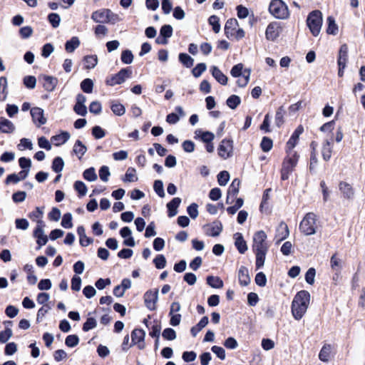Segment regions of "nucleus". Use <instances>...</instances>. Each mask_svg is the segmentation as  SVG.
I'll use <instances>...</instances> for the list:
<instances>
[{
  "label": "nucleus",
  "mask_w": 365,
  "mask_h": 365,
  "mask_svg": "<svg viewBox=\"0 0 365 365\" xmlns=\"http://www.w3.org/2000/svg\"><path fill=\"white\" fill-rule=\"evenodd\" d=\"M310 302V294L302 290L294 296L292 303V313L296 320H300L305 314Z\"/></svg>",
  "instance_id": "nucleus-1"
},
{
  "label": "nucleus",
  "mask_w": 365,
  "mask_h": 365,
  "mask_svg": "<svg viewBox=\"0 0 365 365\" xmlns=\"http://www.w3.org/2000/svg\"><path fill=\"white\" fill-rule=\"evenodd\" d=\"M319 226L317 216L314 212H308L303 217L299 224V230L304 235H314Z\"/></svg>",
  "instance_id": "nucleus-2"
},
{
  "label": "nucleus",
  "mask_w": 365,
  "mask_h": 365,
  "mask_svg": "<svg viewBox=\"0 0 365 365\" xmlns=\"http://www.w3.org/2000/svg\"><path fill=\"white\" fill-rule=\"evenodd\" d=\"M270 14L279 19H286L289 16L287 4L282 0H272L269 6Z\"/></svg>",
  "instance_id": "nucleus-3"
},
{
  "label": "nucleus",
  "mask_w": 365,
  "mask_h": 365,
  "mask_svg": "<svg viewBox=\"0 0 365 365\" xmlns=\"http://www.w3.org/2000/svg\"><path fill=\"white\" fill-rule=\"evenodd\" d=\"M230 74L234 78L242 76L241 78L237 80V83L240 87H245L249 83L251 70L250 68H244L242 63H238L232 68Z\"/></svg>",
  "instance_id": "nucleus-4"
},
{
  "label": "nucleus",
  "mask_w": 365,
  "mask_h": 365,
  "mask_svg": "<svg viewBox=\"0 0 365 365\" xmlns=\"http://www.w3.org/2000/svg\"><path fill=\"white\" fill-rule=\"evenodd\" d=\"M307 24L313 36H317L322 26V14L318 11H312L307 19Z\"/></svg>",
  "instance_id": "nucleus-5"
},
{
  "label": "nucleus",
  "mask_w": 365,
  "mask_h": 365,
  "mask_svg": "<svg viewBox=\"0 0 365 365\" xmlns=\"http://www.w3.org/2000/svg\"><path fill=\"white\" fill-rule=\"evenodd\" d=\"M132 70L130 68H122L118 73L108 76L106 79V84L109 86H114L123 83L126 79L132 76Z\"/></svg>",
  "instance_id": "nucleus-6"
},
{
  "label": "nucleus",
  "mask_w": 365,
  "mask_h": 365,
  "mask_svg": "<svg viewBox=\"0 0 365 365\" xmlns=\"http://www.w3.org/2000/svg\"><path fill=\"white\" fill-rule=\"evenodd\" d=\"M299 156H292L287 155L282 163V167L281 170V179L282 180H287L289 175L293 171L294 168L297 164Z\"/></svg>",
  "instance_id": "nucleus-7"
},
{
  "label": "nucleus",
  "mask_w": 365,
  "mask_h": 365,
  "mask_svg": "<svg viewBox=\"0 0 365 365\" xmlns=\"http://www.w3.org/2000/svg\"><path fill=\"white\" fill-rule=\"evenodd\" d=\"M267 238V234L263 230L255 232L252 245L253 252L268 251L269 245Z\"/></svg>",
  "instance_id": "nucleus-8"
},
{
  "label": "nucleus",
  "mask_w": 365,
  "mask_h": 365,
  "mask_svg": "<svg viewBox=\"0 0 365 365\" xmlns=\"http://www.w3.org/2000/svg\"><path fill=\"white\" fill-rule=\"evenodd\" d=\"M219 156L226 160L230 158L233 153V142L231 140L224 139L220 143L218 148Z\"/></svg>",
  "instance_id": "nucleus-9"
},
{
  "label": "nucleus",
  "mask_w": 365,
  "mask_h": 365,
  "mask_svg": "<svg viewBox=\"0 0 365 365\" xmlns=\"http://www.w3.org/2000/svg\"><path fill=\"white\" fill-rule=\"evenodd\" d=\"M144 302L146 307L150 310L154 311L156 309V304L158 300V289H150L144 294Z\"/></svg>",
  "instance_id": "nucleus-10"
},
{
  "label": "nucleus",
  "mask_w": 365,
  "mask_h": 365,
  "mask_svg": "<svg viewBox=\"0 0 365 365\" xmlns=\"http://www.w3.org/2000/svg\"><path fill=\"white\" fill-rule=\"evenodd\" d=\"M281 32V28L278 23L272 22L270 23L266 29L265 36L266 38L269 41H274Z\"/></svg>",
  "instance_id": "nucleus-11"
},
{
  "label": "nucleus",
  "mask_w": 365,
  "mask_h": 365,
  "mask_svg": "<svg viewBox=\"0 0 365 365\" xmlns=\"http://www.w3.org/2000/svg\"><path fill=\"white\" fill-rule=\"evenodd\" d=\"M31 115L33 122L40 127L46 123V118L43 115V110L38 107H35L31 109Z\"/></svg>",
  "instance_id": "nucleus-12"
},
{
  "label": "nucleus",
  "mask_w": 365,
  "mask_h": 365,
  "mask_svg": "<svg viewBox=\"0 0 365 365\" xmlns=\"http://www.w3.org/2000/svg\"><path fill=\"white\" fill-rule=\"evenodd\" d=\"M145 333L143 330L135 329L131 333L132 342L137 344L140 349L145 348Z\"/></svg>",
  "instance_id": "nucleus-13"
},
{
  "label": "nucleus",
  "mask_w": 365,
  "mask_h": 365,
  "mask_svg": "<svg viewBox=\"0 0 365 365\" xmlns=\"http://www.w3.org/2000/svg\"><path fill=\"white\" fill-rule=\"evenodd\" d=\"M43 227V225H37L34 231V237L36 238V243L38 245L37 247L38 250L45 245L48 242V237L44 234Z\"/></svg>",
  "instance_id": "nucleus-14"
},
{
  "label": "nucleus",
  "mask_w": 365,
  "mask_h": 365,
  "mask_svg": "<svg viewBox=\"0 0 365 365\" xmlns=\"http://www.w3.org/2000/svg\"><path fill=\"white\" fill-rule=\"evenodd\" d=\"M205 232L207 235L211 237L218 236L222 230V225L220 222H213L211 224L204 227Z\"/></svg>",
  "instance_id": "nucleus-15"
},
{
  "label": "nucleus",
  "mask_w": 365,
  "mask_h": 365,
  "mask_svg": "<svg viewBox=\"0 0 365 365\" xmlns=\"http://www.w3.org/2000/svg\"><path fill=\"white\" fill-rule=\"evenodd\" d=\"M108 13V9H98L92 13L91 19L96 23L106 24Z\"/></svg>",
  "instance_id": "nucleus-16"
},
{
  "label": "nucleus",
  "mask_w": 365,
  "mask_h": 365,
  "mask_svg": "<svg viewBox=\"0 0 365 365\" xmlns=\"http://www.w3.org/2000/svg\"><path fill=\"white\" fill-rule=\"evenodd\" d=\"M289 235V230L288 226L283 222H280L277 228V232L275 235V239L277 240L276 243L279 244L281 241L287 238Z\"/></svg>",
  "instance_id": "nucleus-17"
},
{
  "label": "nucleus",
  "mask_w": 365,
  "mask_h": 365,
  "mask_svg": "<svg viewBox=\"0 0 365 365\" xmlns=\"http://www.w3.org/2000/svg\"><path fill=\"white\" fill-rule=\"evenodd\" d=\"M240 185V180L235 178L232 182L231 185L229 187L228 191H227V197L226 199V202L227 204L232 203V201H230V200L233 199L238 193Z\"/></svg>",
  "instance_id": "nucleus-18"
},
{
  "label": "nucleus",
  "mask_w": 365,
  "mask_h": 365,
  "mask_svg": "<svg viewBox=\"0 0 365 365\" xmlns=\"http://www.w3.org/2000/svg\"><path fill=\"white\" fill-rule=\"evenodd\" d=\"M348 59V46L346 44L341 46L339 51L338 66L342 68H345Z\"/></svg>",
  "instance_id": "nucleus-19"
},
{
  "label": "nucleus",
  "mask_w": 365,
  "mask_h": 365,
  "mask_svg": "<svg viewBox=\"0 0 365 365\" xmlns=\"http://www.w3.org/2000/svg\"><path fill=\"white\" fill-rule=\"evenodd\" d=\"M235 245L240 253L244 254L247 250V245L241 233L237 232L234 235Z\"/></svg>",
  "instance_id": "nucleus-20"
},
{
  "label": "nucleus",
  "mask_w": 365,
  "mask_h": 365,
  "mask_svg": "<svg viewBox=\"0 0 365 365\" xmlns=\"http://www.w3.org/2000/svg\"><path fill=\"white\" fill-rule=\"evenodd\" d=\"M160 34L163 38H158L156 41L160 44L167 43L166 38H170L173 34V28L170 25H164L161 27Z\"/></svg>",
  "instance_id": "nucleus-21"
},
{
  "label": "nucleus",
  "mask_w": 365,
  "mask_h": 365,
  "mask_svg": "<svg viewBox=\"0 0 365 365\" xmlns=\"http://www.w3.org/2000/svg\"><path fill=\"white\" fill-rule=\"evenodd\" d=\"M15 130L14 123L3 117H0V132L3 133H12Z\"/></svg>",
  "instance_id": "nucleus-22"
},
{
  "label": "nucleus",
  "mask_w": 365,
  "mask_h": 365,
  "mask_svg": "<svg viewBox=\"0 0 365 365\" xmlns=\"http://www.w3.org/2000/svg\"><path fill=\"white\" fill-rule=\"evenodd\" d=\"M210 71L212 76L215 80L222 85L227 83V77L219 69L218 67L212 66L210 68Z\"/></svg>",
  "instance_id": "nucleus-23"
},
{
  "label": "nucleus",
  "mask_w": 365,
  "mask_h": 365,
  "mask_svg": "<svg viewBox=\"0 0 365 365\" xmlns=\"http://www.w3.org/2000/svg\"><path fill=\"white\" fill-rule=\"evenodd\" d=\"M339 188L341 192L343 194V196L347 199H352L354 195V191L352 186L346 182H341L339 185Z\"/></svg>",
  "instance_id": "nucleus-24"
},
{
  "label": "nucleus",
  "mask_w": 365,
  "mask_h": 365,
  "mask_svg": "<svg viewBox=\"0 0 365 365\" xmlns=\"http://www.w3.org/2000/svg\"><path fill=\"white\" fill-rule=\"evenodd\" d=\"M177 113H172L167 115L166 121L170 124H175L180 120V116H184L185 112L181 106L175 108Z\"/></svg>",
  "instance_id": "nucleus-25"
},
{
  "label": "nucleus",
  "mask_w": 365,
  "mask_h": 365,
  "mask_svg": "<svg viewBox=\"0 0 365 365\" xmlns=\"http://www.w3.org/2000/svg\"><path fill=\"white\" fill-rule=\"evenodd\" d=\"M71 135L67 131H62L60 134L51 137V141L56 146H60L68 140Z\"/></svg>",
  "instance_id": "nucleus-26"
},
{
  "label": "nucleus",
  "mask_w": 365,
  "mask_h": 365,
  "mask_svg": "<svg viewBox=\"0 0 365 365\" xmlns=\"http://www.w3.org/2000/svg\"><path fill=\"white\" fill-rule=\"evenodd\" d=\"M298 141H299L298 138H297L292 135H291L290 138L289 139V140L287 143L286 148H285V151H286L287 155H290L292 156H293V155L299 156L297 153L294 150L295 146L297 145Z\"/></svg>",
  "instance_id": "nucleus-27"
},
{
  "label": "nucleus",
  "mask_w": 365,
  "mask_h": 365,
  "mask_svg": "<svg viewBox=\"0 0 365 365\" xmlns=\"http://www.w3.org/2000/svg\"><path fill=\"white\" fill-rule=\"evenodd\" d=\"M239 282L242 286H247L250 282L249 271L247 267L242 266L238 272Z\"/></svg>",
  "instance_id": "nucleus-28"
},
{
  "label": "nucleus",
  "mask_w": 365,
  "mask_h": 365,
  "mask_svg": "<svg viewBox=\"0 0 365 365\" xmlns=\"http://www.w3.org/2000/svg\"><path fill=\"white\" fill-rule=\"evenodd\" d=\"M43 86L47 91H53L57 83L58 79L53 76H43Z\"/></svg>",
  "instance_id": "nucleus-29"
},
{
  "label": "nucleus",
  "mask_w": 365,
  "mask_h": 365,
  "mask_svg": "<svg viewBox=\"0 0 365 365\" xmlns=\"http://www.w3.org/2000/svg\"><path fill=\"white\" fill-rule=\"evenodd\" d=\"M77 232L79 235V242L81 246L87 247L93 243V239L86 236V230L83 226H79L77 228Z\"/></svg>",
  "instance_id": "nucleus-30"
},
{
  "label": "nucleus",
  "mask_w": 365,
  "mask_h": 365,
  "mask_svg": "<svg viewBox=\"0 0 365 365\" xmlns=\"http://www.w3.org/2000/svg\"><path fill=\"white\" fill-rule=\"evenodd\" d=\"M195 138H200L204 143H211L214 138V133L210 131H204L202 130H197L195 132Z\"/></svg>",
  "instance_id": "nucleus-31"
},
{
  "label": "nucleus",
  "mask_w": 365,
  "mask_h": 365,
  "mask_svg": "<svg viewBox=\"0 0 365 365\" xmlns=\"http://www.w3.org/2000/svg\"><path fill=\"white\" fill-rule=\"evenodd\" d=\"M181 202L180 197L173 198L170 202L168 203L167 207L168 210V216L173 217L177 215V209Z\"/></svg>",
  "instance_id": "nucleus-32"
},
{
  "label": "nucleus",
  "mask_w": 365,
  "mask_h": 365,
  "mask_svg": "<svg viewBox=\"0 0 365 365\" xmlns=\"http://www.w3.org/2000/svg\"><path fill=\"white\" fill-rule=\"evenodd\" d=\"M332 145L329 140H326L322 145V155L324 160L328 161L331 157Z\"/></svg>",
  "instance_id": "nucleus-33"
},
{
  "label": "nucleus",
  "mask_w": 365,
  "mask_h": 365,
  "mask_svg": "<svg viewBox=\"0 0 365 365\" xmlns=\"http://www.w3.org/2000/svg\"><path fill=\"white\" fill-rule=\"evenodd\" d=\"M73 153L81 159L87 150L86 146L81 141L77 140L73 145Z\"/></svg>",
  "instance_id": "nucleus-34"
},
{
  "label": "nucleus",
  "mask_w": 365,
  "mask_h": 365,
  "mask_svg": "<svg viewBox=\"0 0 365 365\" xmlns=\"http://www.w3.org/2000/svg\"><path fill=\"white\" fill-rule=\"evenodd\" d=\"M331 352V346L329 344L324 345L319 354V359L324 362H328L330 358Z\"/></svg>",
  "instance_id": "nucleus-35"
},
{
  "label": "nucleus",
  "mask_w": 365,
  "mask_h": 365,
  "mask_svg": "<svg viewBox=\"0 0 365 365\" xmlns=\"http://www.w3.org/2000/svg\"><path fill=\"white\" fill-rule=\"evenodd\" d=\"M238 27V22L235 19H230L227 21L225 26L227 35H234V31Z\"/></svg>",
  "instance_id": "nucleus-36"
},
{
  "label": "nucleus",
  "mask_w": 365,
  "mask_h": 365,
  "mask_svg": "<svg viewBox=\"0 0 365 365\" xmlns=\"http://www.w3.org/2000/svg\"><path fill=\"white\" fill-rule=\"evenodd\" d=\"M80 46V40L78 37L73 36L65 44V48L67 52L72 53Z\"/></svg>",
  "instance_id": "nucleus-37"
},
{
  "label": "nucleus",
  "mask_w": 365,
  "mask_h": 365,
  "mask_svg": "<svg viewBox=\"0 0 365 365\" xmlns=\"http://www.w3.org/2000/svg\"><path fill=\"white\" fill-rule=\"evenodd\" d=\"M29 217L31 220L36 222L37 225H43V211L39 207H36L34 211L30 212Z\"/></svg>",
  "instance_id": "nucleus-38"
},
{
  "label": "nucleus",
  "mask_w": 365,
  "mask_h": 365,
  "mask_svg": "<svg viewBox=\"0 0 365 365\" xmlns=\"http://www.w3.org/2000/svg\"><path fill=\"white\" fill-rule=\"evenodd\" d=\"M208 324V317H203L200 321L198 322V324L193 327L190 331L193 336H195L197 333L203 329L207 324Z\"/></svg>",
  "instance_id": "nucleus-39"
},
{
  "label": "nucleus",
  "mask_w": 365,
  "mask_h": 365,
  "mask_svg": "<svg viewBox=\"0 0 365 365\" xmlns=\"http://www.w3.org/2000/svg\"><path fill=\"white\" fill-rule=\"evenodd\" d=\"M328 27L327 29V33L329 34L336 35L338 32V26L335 22L334 19L332 16L327 18Z\"/></svg>",
  "instance_id": "nucleus-40"
},
{
  "label": "nucleus",
  "mask_w": 365,
  "mask_h": 365,
  "mask_svg": "<svg viewBox=\"0 0 365 365\" xmlns=\"http://www.w3.org/2000/svg\"><path fill=\"white\" fill-rule=\"evenodd\" d=\"M256 256V268L260 269L264 266L267 251L254 252Z\"/></svg>",
  "instance_id": "nucleus-41"
},
{
  "label": "nucleus",
  "mask_w": 365,
  "mask_h": 365,
  "mask_svg": "<svg viewBox=\"0 0 365 365\" xmlns=\"http://www.w3.org/2000/svg\"><path fill=\"white\" fill-rule=\"evenodd\" d=\"M207 283L213 288H222L223 287V282L218 277H207Z\"/></svg>",
  "instance_id": "nucleus-42"
},
{
  "label": "nucleus",
  "mask_w": 365,
  "mask_h": 365,
  "mask_svg": "<svg viewBox=\"0 0 365 365\" xmlns=\"http://www.w3.org/2000/svg\"><path fill=\"white\" fill-rule=\"evenodd\" d=\"M179 61L187 68H190L194 63V59L187 53H180Z\"/></svg>",
  "instance_id": "nucleus-43"
},
{
  "label": "nucleus",
  "mask_w": 365,
  "mask_h": 365,
  "mask_svg": "<svg viewBox=\"0 0 365 365\" xmlns=\"http://www.w3.org/2000/svg\"><path fill=\"white\" fill-rule=\"evenodd\" d=\"M136 170L133 168H129L123 179L124 182H135L137 181Z\"/></svg>",
  "instance_id": "nucleus-44"
},
{
  "label": "nucleus",
  "mask_w": 365,
  "mask_h": 365,
  "mask_svg": "<svg viewBox=\"0 0 365 365\" xmlns=\"http://www.w3.org/2000/svg\"><path fill=\"white\" fill-rule=\"evenodd\" d=\"M93 82L90 78H86L81 83V88L83 92L91 93L93 91Z\"/></svg>",
  "instance_id": "nucleus-45"
},
{
  "label": "nucleus",
  "mask_w": 365,
  "mask_h": 365,
  "mask_svg": "<svg viewBox=\"0 0 365 365\" xmlns=\"http://www.w3.org/2000/svg\"><path fill=\"white\" fill-rule=\"evenodd\" d=\"M240 102L241 101L239 96L236 95H232L227 98L226 103L228 107H230L232 109H235L238 106Z\"/></svg>",
  "instance_id": "nucleus-46"
},
{
  "label": "nucleus",
  "mask_w": 365,
  "mask_h": 365,
  "mask_svg": "<svg viewBox=\"0 0 365 365\" xmlns=\"http://www.w3.org/2000/svg\"><path fill=\"white\" fill-rule=\"evenodd\" d=\"M83 178L90 182H93L97 180V175L96 173L95 169L93 168H90L86 169L83 172Z\"/></svg>",
  "instance_id": "nucleus-47"
},
{
  "label": "nucleus",
  "mask_w": 365,
  "mask_h": 365,
  "mask_svg": "<svg viewBox=\"0 0 365 365\" xmlns=\"http://www.w3.org/2000/svg\"><path fill=\"white\" fill-rule=\"evenodd\" d=\"M207 69V66L204 63H200L192 70V73L195 78H199Z\"/></svg>",
  "instance_id": "nucleus-48"
},
{
  "label": "nucleus",
  "mask_w": 365,
  "mask_h": 365,
  "mask_svg": "<svg viewBox=\"0 0 365 365\" xmlns=\"http://www.w3.org/2000/svg\"><path fill=\"white\" fill-rule=\"evenodd\" d=\"M64 166L63 160L60 157H56L54 158L52 163V169L56 173H60Z\"/></svg>",
  "instance_id": "nucleus-49"
},
{
  "label": "nucleus",
  "mask_w": 365,
  "mask_h": 365,
  "mask_svg": "<svg viewBox=\"0 0 365 365\" xmlns=\"http://www.w3.org/2000/svg\"><path fill=\"white\" fill-rule=\"evenodd\" d=\"M330 266L333 271H341V262L339 258L336 257V255H334L330 259Z\"/></svg>",
  "instance_id": "nucleus-50"
},
{
  "label": "nucleus",
  "mask_w": 365,
  "mask_h": 365,
  "mask_svg": "<svg viewBox=\"0 0 365 365\" xmlns=\"http://www.w3.org/2000/svg\"><path fill=\"white\" fill-rule=\"evenodd\" d=\"M230 179V174L227 171H221L217 175V182L220 185L225 186L227 185Z\"/></svg>",
  "instance_id": "nucleus-51"
},
{
  "label": "nucleus",
  "mask_w": 365,
  "mask_h": 365,
  "mask_svg": "<svg viewBox=\"0 0 365 365\" xmlns=\"http://www.w3.org/2000/svg\"><path fill=\"white\" fill-rule=\"evenodd\" d=\"M84 60L87 69L93 68L98 63V58L96 56H87L85 57Z\"/></svg>",
  "instance_id": "nucleus-52"
},
{
  "label": "nucleus",
  "mask_w": 365,
  "mask_h": 365,
  "mask_svg": "<svg viewBox=\"0 0 365 365\" xmlns=\"http://www.w3.org/2000/svg\"><path fill=\"white\" fill-rule=\"evenodd\" d=\"M48 20L53 28H57L60 25L61 17L58 14L51 13L48 16Z\"/></svg>",
  "instance_id": "nucleus-53"
},
{
  "label": "nucleus",
  "mask_w": 365,
  "mask_h": 365,
  "mask_svg": "<svg viewBox=\"0 0 365 365\" xmlns=\"http://www.w3.org/2000/svg\"><path fill=\"white\" fill-rule=\"evenodd\" d=\"M61 224L64 228H71L73 227L72 215L69 212L64 214Z\"/></svg>",
  "instance_id": "nucleus-54"
},
{
  "label": "nucleus",
  "mask_w": 365,
  "mask_h": 365,
  "mask_svg": "<svg viewBox=\"0 0 365 365\" xmlns=\"http://www.w3.org/2000/svg\"><path fill=\"white\" fill-rule=\"evenodd\" d=\"M111 110L114 114L119 116L123 115L125 112V107L119 103H113L111 105Z\"/></svg>",
  "instance_id": "nucleus-55"
},
{
  "label": "nucleus",
  "mask_w": 365,
  "mask_h": 365,
  "mask_svg": "<svg viewBox=\"0 0 365 365\" xmlns=\"http://www.w3.org/2000/svg\"><path fill=\"white\" fill-rule=\"evenodd\" d=\"M284 110L283 108V107H279L278 108V110H277L276 112V115H275V123L277 125V127H280L283 123H284Z\"/></svg>",
  "instance_id": "nucleus-56"
},
{
  "label": "nucleus",
  "mask_w": 365,
  "mask_h": 365,
  "mask_svg": "<svg viewBox=\"0 0 365 365\" xmlns=\"http://www.w3.org/2000/svg\"><path fill=\"white\" fill-rule=\"evenodd\" d=\"M74 188L81 196H84L87 193V187L82 181H76L74 183Z\"/></svg>",
  "instance_id": "nucleus-57"
},
{
  "label": "nucleus",
  "mask_w": 365,
  "mask_h": 365,
  "mask_svg": "<svg viewBox=\"0 0 365 365\" xmlns=\"http://www.w3.org/2000/svg\"><path fill=\"white\" fill-rule=\"evenodd\" d=\"M121 61L125 64H130L133 61V55L129 50L123 51L121 53Z\"/></svg>",
  "instance_id": "nucleus-58"
},
{
  "label": "nucleus",
  "mask_w": 365,
  "mask_h": 365,
  "mask_svg": "<svg viewBox=\"0 0 365 365\" xmlns=\"http://www.w3.org/2000/svg\"><path fill=\"white\" fill-rule=\"evenodd\" d=\"M79 339L76 335H68L66 338L65 344L68 347H75L78 344Z\"/></svg>",
  "instance_id": "nucleus-59"
},
{
  "label": "nucleus",
  "mask_w": 365,
  "mask_h": 365,
  "mask_svg": "<svg viewBox=\"0 0 365 365\" xmlns=\"http://www.w3.org/2000/svg\"><path fill=\"white\" fill-rule=\"evenodd\" d=\"M272 140L270 138L267 137H264L262 138L260 146L264 152L269 151L272 149Z\"/></svg>",
  "instance_id": "nucleus-60"
},
{
  "label": "nucleus",
  "mask_w": 365,
  "mask_h": 365,
  "mask_svg": "<svg viewBox=\"0 0 365 365\" xmlns=\"http://www.w3.org/2000/svg\"><path fill=\"white\" fill-rule=\"evenodd\" d=\"M157 269H163L166 265V259L163 255H158L153 260Z\"/></svg>",
  "instance_id": "nucleus-61"
},
{
  "label": "nucleus",
  "mask_w": 365,
  "mask_h": 365,
  "mask_svg": "<svg viewBox=\"0 0 365 365\" xmlns=\"http://www.w3.org/2000/svg\"><path fill=\"white\" fill-rule=\"evenodd\" d=\"M24 84L26 88L33 89L36 86V79L33 76H27L24 78Z\"/></svg>",
  "instance_id": "nucleus-62"
},
{
  "label": "nucleus",
  "mask_w": 365,
  "mask_h": 365,
  "mask_svg": "<svg viewBox=\"0 0 365 365\" xmlns=\"http://www.w3.org/2000/svg\"><path fill=\"white\" fill-rule=\"evenodd\" d=\"M94 33L96 37L102 38L107 35L108 29L104 25H98L94 29Z\"/></svg>",
  "instance_id": "nucleus-63"
},
{
  "label": "nucleus",
  "mask_w": 365,
  "mask_h": 365,
  "mask_svg": "<svg viewBox=\"0 0 365 365\" xmlns=\"http://www.w3.org/2000/svg\"><path fill=\"white\" fill-rule=\"evenodd\" d=\"M162 336L165 339L174 340L176 339L175 331L171 328H166L162 333Z\"/></svg>",
  "instance_id": "nucleus-64"
}]
</instances>
